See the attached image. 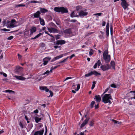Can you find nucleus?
Returning <instances> with one entry per match:
<instances>
[{"instance_id": "nucleus-1", "label": "nucleus", "mask_w": 135, "mask_h": 135, "mask_svg": "<svg viewBox=\"0 0 135 135\" xmlns=\"http://www.w3.org/2000/svg\"><path fill=\"white\" fill-rule=\"evenodd\" d=\"M112 98L111 94H105L102 98L103 102L105 104L109 103V104L112 103L110 99H112Z\"/></svg>"}, {"instance_id": "nucleus-2", "label": "nucleus", "mask_w": 135, "mask_h": 135, "mask_svg": "<svg viewBox=\"0 0 135 135\" xmlns=\"http://www.w3.org/2000/svg\"><path fill=\"white\" fill-rule=\"evenodd\" d=\"M50 25L53 27H47L48 30L49 32L53 33H58L59 32V30L56 28H57V26L54 23L51 22L50 24Z\"/></svg>"}, {"instance_id": "nucleus-3", "label": "nucleus", "mask_w": 135, "mask_h": 135, "mask_svg": "<svg viewBox=\"0 0 135 135\" xmlns=\"http://www.w3.org/2000/svg\"><path fill=\"white\" fill-rule=\"evenodd\" d=\"M54 11L56 12L61 13L62 14L66 13L68 12V9L63 7H55L54 8Z\"/></svg>"}, {"instance_id": "nucleus-4", "label": "nucleus", "mask_w": 135, "mask_h": 135, "mask_svg": "<svg viewBox=\"0 0 135 135\" xmlns=\"http://www.w3.org/2000/svg\"><path fill=\"white\" fill-rule=\"evenodd\" d=\"M100 68L103 71H105L111 68L109 64H107L105 65H102L100 67Z\"/></svg>"}, {"instance_id": "nucleus-5", "label": "nucleus", "mask_w": 135, "mask_h": 135, "mask_svg": "<svg viewBox=\"0 0 135 135\" xmlns=\"http://www.w3.org/2000/svg\"><path fill=\"white\" fill-rule=\"evenodd\" d=\"M23 68L19 66H16L14 70L16 74H21L23 70Z\"/></svg>"}, {"instance_id": "nucleus-6", "label": "nucleus", "mask_w": 135, "mask_h": 135, "mask_svg": "<svg viewBox=\"0 0 135 135\" xmlns=\"http://www.w3.org/2000/svg\"><path fill=\"white\" fill-rule=\"evenodd\" d=\"M51 59V57H46L43 59V63L42 64L44 65L45 66L47 65L49 61H50Z\"/></svg>"}, {"instance_id": "nucleus-7", "label": "nucleus", "mask_w": 135, "mask_h": 135, "mask_svg": "<svg viewBox=\"0 0 135 135\" xmlns=\"http://www.w3.org/2000/svg\"><path fill=\"white\" fill-rule=\"evenodd\" d=\"M44 132V129L43 128L40 130L36 131L34 133V135H43Z\"/></svg>"}, {"instance_id": "nucleus-8", "label": "nucleus", "mask_w": 135, "mask_h": 135, "mask_svg": "<svg viewBox=\"0 0 135 135\" xmlns=\"http://www.w3.org/2000/svg\"><path fill=\"white\" fill-rule=\"evenodd\" d=\"M121 4L124 10L126 9L129 6V4L127 3V2H121Z\"/></svg>"}, {"instance_id": "nucleus-9", "label": "nucleus", "mask_w": 135, "mask_h": 135, "mask_svg": "<svg viewBox=\"0 0 135 135\" xmlns=\"http://www.w3.org/2000/svg\"><path fill=\"white\" fill-rule=\"evenodd\" d=\"M66 43L65 40H57L56 41V44L57 45H62L65 44Z\"/></svg>"}, {"instance_id": "nucleus-10", "label": "nucleus", "mask_w": 135, "mask_h": 135, "mask_svg": "<svg viewBox=\"0 0 135 135\" xmlns=\"http://www.w3.org/2000/svg\"><path fill=\"white\" fill-rule=\"evenodd\" d=\"M103 58L106 63L109 62L111 60L110 56V55L104 56Z\"/></svg>"}, {"instance_id": "nucleus-11", "label": "nucleus", "mask_w": 135, "mask_h": 135, "mask_svg": "<svg viewBox=\"0 0 135 135\" xmlns=\"http://www.w3.org/2000/svg\"><path fill=\"white\" fill-rule=\"evenodd\" d=\"M89 119V117H86V119L84 121L80 126V128H81L87 124Z\"/></svg>"}, {"instance_id": "nucleus-12", "label": "nucleus", "mask_w": 135, "mask_h": 135, "mask_svg": "<svg viewBox=\"0 0 135 135\" xmlns=\"http://www.w3.org/2000/svg\"><path fill=\"white\" fill-rule=\"evenodd\" d=\"M109 22H107L106 26V33L107 36L108 37L109 35Z\"/></svg>"}, {"instance_id": "nucleus-13", "label": "nucleus", "mask_w": 135, "mask_h": 135, "mask_svg": "<svg viewBox=\"0 0 135 135\" xmlns=\"http://www.w3.org/2000/svg\"><path fill=\"white\" fill-rule=\"evenodd\" d=\"M88 12H84L83 11H81L79 13V15L80 17L86 16L88 15Z\"/></svg>"}, {"instance_id": "nucleus-14", "label": "nucleus", "mask_w": 135, "mask_h": 135, "mask_svg": "<svg viewBox=\"0 0 135 135\" xmlns=\"http://www.w3.org/2000/svg\"><path fill=\"white\" fill-rule=\"evenodd\" d=\"M16 22V21L15 19L12 20L9 25V27L10 28L14 27H15L14 24Z\"/></svg>"}, {"instance_id": "nucleus-15", "label": "nucleus", "mask_w": 135, "mask_h": 135, "mask_svg": "<svg viewBox=\"0 0 135 135\" xmlns=\"http://www.w3.org/2000/svg\"><path fill=\"white\" fill-rule=\"evenodd\" d=\"M40 12L39 11H38L36 12V13H35L33 14V16L34 18H39V17H40Z\"/></svg>"}, {"instance_id": "nucleus-16", "label": "nucleus", "mask_w": 135, "mask_h": 135, "mask_svg": "<svg viewBox=\"0 0 135 135\" xmlns=\"http://www.w3.org/2000/svg\"><path fill=\"white\" fill-rule=\"evenodd\" d=\"M94 99H95V101L97 102H100L101 100V98L99 95H96Z\"/></svg>"}, {"instance_id": "nucleus-17", "label": "nucleus", "mask_w": 135, "mask_h": 135, "mask_svg": "<svg viewBox=\"0 0 135 135\" xmlns=\"http://www.w3.org/2000/svg\"><path fill=\"white\" fill-rule=\"evenodd\" d=\"M40 89L41 90H45L47 92L49 91V89L46 86H40Z\"/></svg>"}, {"instance_id": "nucleus-18", "label": "nucleus", "mask_w": 135, "mask_h": 135, "mask_svg": "<svg viewBox=\"0 0 135 135\" xmlns=\"http://www.w3.org/2000/svg\"><path fill=\"white\" fill-rule=\"evenodd\" d=\"M14 77L17 79L20 80H23L26 79L25 78L22 77L21 76H17L15 75Z\"/></svg>"}, {"instance_id": "nucleus-19", "label": "nucleus", "mask_w": 135, "mask_h": 135, "mask_svg": "<svg viewBox=\"0 0 135 135\" xmlns=\"http://www.w3.org/2000/svg\"><path fill=\"white\" fill-rule=\"evenodd\" d=\"M36 31V28L35 27H32L30 29V31L31 34H32L33 33L35 32Z\"/></svg>"}, {"instance_id": "nucleus-20", "label": "nucleus", "mask_w": 135, "mask_h": 135, "mask_svg": "<svg viewBox=\"0 0 135 135\" xmlns=\"http://www.w3.org/2000/svg\"><path fill=\"white\" fill-rule=\"evenodd\" d=\"M64 32L65 34H70L72 32L71 29L69 28L65 30L64 31Z\"/></svg>"}, {"instance_id": "nucleus-21", "label": "nucleus", "mask_w": 135, "mask_h": 135, "mask_svg": "<svg viewBox=\"0 0 135 135\" xmlns=\"http://www.w3.org/2000/svg\"><path fill=\"white\" fill-rule=\"evenodd\" d=\"M91 72L92 75H94L95 76L101 75V74L100 73H98L96 71H91Z\"/></svg>"}, {"instance_id": "nucleus-22", "label": "nucleus", "mask_w": 135, "mask_h": 135, "mask_svg": "<svg viewBox=\"0 0 135 135\" xmlns=\"http://www.w3.org/2000/svg\"><path fill=\"white\" fill-rule=\"evenodd\" d=\"M34 119L36 122L37 123H38L42 119L41 118H39L37 117H36L34 118Z\"/></svg>"}, {"instance_id": "nucleus-23", "label": "nucleus", "mask_w": 135, "mask_h": 135, "mask_svg": "<svg viewBox=\"0 0 135 135\" xmlns=\"http://www.w3.org/2000/svg\"><path fill=\"white\" fill-rule=\"evenodd\" d=\"M39 19L40 24L42 26H44L45 24L44 20L43 19H41V17H39Z\"/></svg>"}, {"instance_id": "nucleus-24", "label": "nucleus", "mask_w": 135, "mask_h": 135, "mask_svg": "<svg viewBox=\"0 0 135 135\" xmlns=\"http://www.w3.org/2000/svg\"><path fill=\"white\" fill-rule=\"evenodd\" d=\"M40 11L41 13H45L48 11V10L47 9L44 8H40Z\"/></svg>"}, {"instance_id": "nucleus-25", "label": "nucleus", "mask_w": 135, "mask_h": 135, "mask_svg": "<svg viewBox=\"0 0 135 135\" xmlns=\"http://www.w3.org/2000/svg\"><path fill=\"white\" fill-rule=\"evenodd\" d=\"M112 68L114 70H115V62L114 61H112L110 63Z\"/></svg>"}, {"instance_id": "nucleus-26", "label": "nucleus", "mask_w": 135, "mask_h": 135, "mask_svg": "<svg viewBox=\"0 0 135 135\" xmlns=\"http://www.w3.org/2000/svg\"><path fill=\"white\" fill-rule=\"evenodd\" d=\"M44 33V32H43L42 33H40L39 34L37 35L35 37H34L32 38V39H35L39 37L40 36L42 35Z\"/></svg>"}, {"instance_id": "nucleus-27", "label": "nucleus", "mask_w": 135, "mask_h": 135, "mask_svg": "<svg viewBox=\"0 0 135 135\" xmlns=\"http://www.w3.org/2000/svg\"><path fill=\"white\" fill-rule=\"evenodd\" d=\"M108 50H105L104 51L103 54V57L104 56H106L109 55H108Z\"/></svg>"}, {"instance_id": "nucleus-28", "label": "nucleus", "mask_w": 135, "mask_h": 135, "mask_svg": "<svg viewBox=\"0 0 135 135\" xmlns=\"http://www.w3.org/2000/svg\"><path fill=\"white\" fill-rule=\"evenodd\" d=\"M6 93H9L15 94V92L14 91L10 90H6L5 91Z\"/></svg>"}, {"instance_id": "nucleus-29", "label": "nucleus", "mask_w": 135, "mask_h": 135, "mask_svg": "<svg viewBox=\"0 0 135 135\" xmlns=\"http://www.w3.org/2000/svg\"><path fill=\"white\" fill-rule=\"evenodd\" d=\"M112 123L114 124H119L121 123V122H119L114 119L112 120Z\"/></svg>"}, {"instance_id": "nucleus-30", "label": "nucleus", "mask_w": 135, "mask_h": 135, "mask_svg": "<svg viewBox=\"0 0 135 135\" xmlns=\"http://www.w3.org/2000/svg\"><path fill=\"white\" fill-rule=\"evenodd\" d=\"M63 56V54H61L59 56H57L55 57H54L55 58V60H56L60 58H62V57Z\"/></svg>"}, {"instance_id": "nucleus-31", "label": "nucleus", "mask_w": 135, "mask_h": 135, "mask_svg": "<svg viewBox=\"0 0 135 135\" xmlns=\"http://www.w3.org/2000/svg\"><path fill=\"white\" fill-rule=\"evenodd\" d=\"M69 57H67L66 58L64 59L63 60L61 61L58 63L59 64H60L61 63H62L64 62L65 61L68 59V58Z\"/></svg>"}, {"instance_id": "nucleus-32", "label": "nucleus", "mask_w": 135, "mask_h": 135, "mask_svg": "<svg viewBox=\"0 0 135 135\" xmlns=\"http://www.w3.org/2000/svg\"><path fill=\"white\" fill-rule=\"evenodd\" d=\"M29 34V32L28 30L27 29H25L24 31V35H27Z\"/></svg>"}, {"instance_id": "nucleus-33", "label": "nucleus", "mask_w": 135, "mask_h": 135, "mask_svg": "<svg viewBox=\"0 0 135 135\" xmlns=\"http://www.w3.org/2000/svg\"><path fill=\"white\" fill-rule=\"evenodd\" d=\"M95 103V101H93L91 102L90 104V108H92L94 107V105Z\"/></svg>"}, {"instance_id": "nucleus-34", "label": "nucleus", "mask_w": 135, "mask_h": 135, "mask_svg": "<svg viewBox=\"0 0 135 135\" xmlns=\"http://www.w3.org/2000/svg\"><path fill=\"white\" fill-rule=\"evenodd\" d=\"M133 29V27H128L126 29V31L128 32H129L130 31L132 30Z\"/></svg>"}, {"instance_id": "nucleus-35", "label": "nucleus", "mask_w": 135, "mask_h": 135, "mask_svg": "<svg viewBox=\"0 0 135 135\" xmlns=\"http://www.w3.org/2000/svg\"><path fill=\"white\" fill-rule=\"evenodd\" d=\"M94 124V121L93 120H92L90 121L89 126H93Z\"/></svg>"}, {"instance_id": "nucleus-36", "label": "nucleus", "mask_w": 135, "mask_h": 135, "mask_svg": "<svg viewBox=\"0 0 135 135\" xmlns=\"http://www.w3.org/2000/svg\"><path fill=\"white\" fill-rule=\"evenodd\" d=\"M93 50L92 49H91L90 50V51L89 52V55L90 56H91L93 54Z\"/></svg>"}, {"instance_id": "nucleus-37", "label": "nucleus", "mask_w": 135, "mask_h": 135, "mask_svg": "<svg viewBox=\"0 0 135 135\" xmlns=\"http://www.w3.org/2000/svg\"><path fill=\"white\" fill-rule=\"evenodd\" d=\"M91 75H92V73H91V71L90 72L88 73L87 74H85V77H88V76H90Z\"/></svg>"}, {"instance_id": "nucleus-38", "label": "nucleus", "mask_w": 135, "mask_h": 135, "mask_svg": "<svg viewBox=\"0 0 135 135\" xmlns=\"http://www.w3.org/2000/svg\"><path fill=\"white\" fill-rule=\"evenodd\" d=\"M25 5L23 4H19L16 6L17 7H25Z\"/></svg>"}, {"instance_id": "nucleus-39", "label": "nucleus", "mask_w": 135, "mask_h": 135, "mask_svg": "<svg viewBox=\"0 0 135 135\" xmlns=\"http://www.w3.org/2000/svg\"><path fill=\"white\" fill-rule=\"evenodd\" d=\"M60 35H56L55 36V39L56 40H57L60 38Z\"/></svg>"}, {"instance_id": "nucleus-40", "label": "nucleus", "mask_w": 135, "mask_h": 135, "mask_svg": "<svg viewBox=\"0 0 135 135\" xmlns=\"http://www.w3.org/2000/svg\"><path fill=\"white\" fill-rule=\"evenodd\" d=\"M81 7L80 6H78L76 7V9L77 11H79L80 9H81Z\"/></svg>"}, {"instance_id": "nucleus-41", "label": "nucleus", "mask_w": 135, "mask_h": 135, "mask_svg": "<svg viewBox=\"0 0 135 135\" xmlns=\"http://www.w3.org/2000/svg\"><path fill=\"white\" fill-rule=\"evenodd\" d=\"M80 84H78L77 85V87L76 89H75V90L76 91H78L79 89H80Z\"/></svg>"}, {"instance_id": "nucleus-42", "label": "nucleus", "mask_w": 135, "mask_h": 135, "mask_svg": "<svg viewBox=\"0 0 135 135\" xmlns=\"http://www.w3.org/2000/svg\"><path fill=\"white\" fill-rule=\"evenodd\" d=\"M97 65H98V66H99L100 65H101V61L100 60H99L97 61Z\"/></svg>"}, {"instance_id": "nucleus-43", "label": "nucleus", "mask_w": 135, "mask_h": 135, "mask_svg": "<svg viewBox=\"0 0 135 135\" xmlns=\"http://www.w3.org/2000/svg\"><path fill=\"white\" fill-rule=\"evenodd\" d=\"M110 86L112 88H115L117 87V86L114 84H112L110 85Z\"/></svg>"}, {"instance_id": "nucleus-44", "label": "nucleus", "mask_w": 135, "mask_h": 135, "mask_svg": "<svg viewBox=\"0 0 135 135\" xmlns=\"http://www.w3.org/2000/svg\"><path fill=\"white\" fill-rule=\"evenodd\" d=\"M49 92L50 93V95L49 97H52L53 95V92L52 91H50H50L49 90Z\"/></svg>"}, {"instance_id": "nucleus-45", "label": "nucleus", "mask_w": 135, "mask_h": 135, "mask_svg": "<svg viewBox=\"0 0 135 135\" xmlns=\"http://www.w3.org/2000/svg\"><path fill=\"white\" fill-rule=\"evenodd\" d=\"M0 73L1 74H3V76L5 77H6L7 76V74L3 72H1Z\"/></svg>"}, {"instance_id": "nucleus-46", "label": "nucleus", "mask_w": 135, "mask_h": 135, "mask_svg": "<svg viewBox=\"0 0 135 135\" xmlns=\"http://www.w3.org/2000/svg\"><path fill=\"white\" fill-rule=\"evenodd\" d=\"M50 73V71L49 70L46 71L43 74V75H45L46 74H47V75H48Z\"/></svg>"}, {"instance_id": "nucleus-47", "label": "nucleus", "mask_w": 135, "mask_h": 135, "mask_svg": "<svg viewBox=\"0 0 135 135\" xmlns=\"http://www.w3.org/2000/svg\"><path fill=\"white\" fill-rule=\"evenodd\" d=\"M29 3H38L39 2L37 1H29Z\"/></svg>"}, {"instance_id": "nucleus-48", "label": "nucleus", "mask_w": 135, "mask_h": 135, "mask_svg": "<svg viewBox=\"0 0 135 135\" xmlns=\"http://www.w3.org/2000/svg\"><path fill=\"white\" fill-rule=\"evenodd\" d=\"M59 66V65L55 66H54V67H53V66H52L51 68V69H52V70H53L54 69H56Z\"/></svg>"}, {"instance_id": "nucleus-49", "label": "nucleus", "mask_w": 135, "mask_h": 135, "mask_svg": "<svg viewBox=\"0 0 135 135\" xmlns=\"http://www.w3.org/2000/svg\"><path fill=\"white\" fill-rule=\"evenodd\" d=\"M61 22L60 21H56V23L57 25H60Z\"/></svg>"}, {"instance_id": "nucleus-50", "label": "nucleus", "mask_w": 135, "mask_h": 135, "mask_svg": "<svg viewBox=\"0 0 135 135\" xmlns=\"http://www.w3.org/2000/svg\"><path fill=\"white\" fill-rule=\"evenodd\" d=\"M13 38V36H10L7 38L8 40H11Z\"/></svg>"}, {"instance_id": "nucleus-51", "label": "nucleus", "mask_w": 135, "mask_h": 135, "mask_svg": "<svg viewBox=\"0 0 135 135\" xmlns=\"http://www.w3.org/2000/svg\"><path fill=\"white\" fill-rule=\"evenodd\" d=\"M102 14V13H95L94 14V15H98L99 16H100Z\"/></svg>"}, {"instance_id": "nucleus-52", "label": "nucleus", "mask_w": 135, "mask_h": 135, "mask_svg": "<svg viewBox=\"0 0 135 135\" xmlns=\"http://www.w3.org/2000/svg\"><path fill=\"white\" fill-rule=\"evenodd\" d=\"M45 133L47 134V126L46 125H45Z\"/></svg>"}, {"instance_id": "nucleus-53", "label": "nucleus", "mask_w": 135, "mask_h": 135, "mask_svg": "<svg viewBox=\"0 0 135 135\" xmlns=\"http://www.w3.org/2000/svg\"><path fill=\"white\" fill-rule=\"evenodd\" d=\"M19 125L22 128H23V125L21 122L20 123Z\"/></svg>"}, {"instance_id": "nucleus-54", "label": "nucleus", "mask_w": 135, "mask_h": 135, "mask_svg": "<svg viewBox=\"0 0 135 135\" xmlns=\"http://www.w3.org/2000/svg\"><path fill=\"white\" fill-rule=\"evenodd\" d=\"M75 56V55L74 54H72L71 56H70L69 59H71L73 57Z\"/></svg>"}, {"instance_id": "nucleus-55", "label": "nucleus", "mask_w": 135, "mask_h": 135, "mask_svg": "<svg viewBox=\"0 0 135 135\" xmlns=\"http://www.w3.org/2000/svg\"><path fill=\"white\" fill-rule=\"evenodd\" d=\"M54 47L55 49H57V48H60V46H58V45H55L54 46Z\"/></svg>"}, {"instance_id": "nucleus-56", "label": "nucleus", "mask_w": 135, "mask_h": 135, "mask_svg": "<svg viewBox=\"0 0 135 135\" xmlns=\"http://www.w3.org/2000/svg\"><path fill=\"white\" fill-rule=\"evenodd\" d=\"M96 84V82L95 81H93V84L92 85V86L94 87H95V84Z\"/></svg>"}, {"instance_id": "nucleus-57", "label": "nucleus", "mask_w": 135, "mask_h": 135, "mask_svg": "<svg viewBox=\"0 0 135 135\" xmlns=\"http://www.w3.org/2000/svg\"><path fill=\"white\" fill-rule=\"evenodd\" d=\"M106 24V22L105 21H103L102 22V26H104Z\"/></svg>"}, {"instance_id": "nucleus-58", "label": "nucleus", "mask_w": 135, "mask_h": 135, "mask_svg": "<svg viewBox=\"0 0 135 135\" xmlns=\"http://www.w3.org/2000/svg\"><path fill=\"white\" fill-rule=\"evenodd\" d=\"M77 21V20H71L70 21V22H75Z\"/></svg>"}, {"instance_id": "nucleus-59", "label": "nucleus", "mask_w": 135, "mask_h": 135, "mask_svg": "<svg viewBox=\"0 0 135 135\" xmlns=\"http://www.w3.org/2000/svg\"><path fill=\"white\" fill-rule=\"evenodd\" d=\"M2 30L5 31H10V30L9 29H7L6 28H4L3 29H2Z\"/></svg>"}, {"instance_id": "nucleus-60", "label": "nucleus", "mask_w": 135, "mask_h": 135, "mask_svg": "<svg viewBox=\"0 0 135 135\" xmlns=\"http://www.w3.org/2000/svg\"><path fill=\"white\" fill-rule=\"evenodd\" d=\"M38 112V110L36 109V110H35L33 111V113H37Z\"/></svg>"}, {"instance_id": "nucleus-61", "label": "nucleus", "mask_w": 135, "mask_h": 135, "mask_svg": "<svg viewBox=\"0 0 135 135\" xmlns=\"http://www.w3.org/2000/svg\"><path fill=\"white\" fill-rule=\"evenodd\" d=\"M67 21H65V23L66 26H68L69 24V23Z\"/></svg>"}, {"instance_id": "nucleus-62", "label": "nucleus", "mask_w": 135, "mask_h": 135, "mask_svg": "<svg viewBox=\"0 0 135 135\" xmlns=\"http://www.w3.org/2000/svg\"><path fill=\"white\" fill-rule=\"evenodd\" d=\"M17 56L19 59H20L21 58L22 56L20 54H18Z\"/></svg>"}, {"instance_id": "nucleus-63", "label": "nucleus", "mask_w": 135, "mask_h": 135, "mask_svg": "<svg viewBox=\"0 0 135 135\" xmlns=\"http://www.w3.org/2000/svg\"><path fill=\"white\" fill-rule=\"evenodd\" d=\"M74 14L73 13H71L70 15L71 17H75L76 16H74Z\"/></svg>"}, {"instance_id": "nucleus-64", "label": "nucleus", "mask_w": 135, "mask_h": 135, "mask_svg": "<svg viewBox=\"0 0 135 135\" xmlns=\"http://www.w3.org/2000/svg\"><path fill=\"white\" fill-rule=\"evenodd\" d=\"M113 27L112 25L110 26V31H113Z\"/></svg>"}]
</instances>
